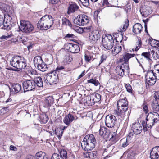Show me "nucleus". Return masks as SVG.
Instances as JSON below:
<instances>
[{
	"mask_svg": "<svg viewBox=\"0 0 159 159\" xmlns=\"http://www.w3.org/2000/svg\"><path fill=\"white\" fill-rule=\"evenodd\" d=\"M96 141L94 136L92 134L85 136L81 143L83 149L86 151L92 150L95 147Z\"/></svg>",
	"mask_w": 159,
	"mask_h": 159,
	"instance_id": "1",
	"label": "nucleus"
},
{
	"mask_svg": "<svg viewBox=\"0 0 159 159\" xmlns=\"http://www.w3.org/2000/svg\"><path fill=\"white\" fill-rule=\"evenodd\" d=\"M53 23L52 17L50 15H45L39 20L37 24V28L40 30H46L50 28Z\"/></svg>",
	"mask_w": 159,
	"mask_h": 159,
	"instance_id": "2",
	"label": "nucleus"
},
{
	"mask_svg": "<svg viewBox=\"0 0 159 159\" xmlns=\"http://www.w3.org/2000/svg\"><path fill=\"white\" fill-rule=\"evenodd\" d=\"M117 105V109L115 111H116L117 115L122 119V118H124L125 112L128 108V102L125 99H120L118 101Z\"/></svg>",
	"mask_w": 159,
	"mask_h": 159,
	"instance_id": "3",
	"label": "nucleus"
},
{
	"mask_svg": "<svg viewBox=\"0 0 159 159\" xmlns=\"http://www.w3.org/2000/svg\"><path fill=\"white\" fill-rule=\"evenodd\" d=\"M115 116L112 115H108L105 118V123L106 126L108 127L112 128L114 126L117 122H120L124 119L122 118L120 119V117L117 115L116 111H115Z\"/></svg>",
	"mask_w": 159,
	"mask_h": 159,
	"instance_id": "4",
	"label": "nucleus"
},
{
	"mask_svg": "<svg viewBox=\"0 0 159 159\" xmlns=\"http://www.w3.org/2000/svg\"><path fill=\"white\" fill-rule=\"evenodd\" d=\"M59 81L58 74L55 71H52L48 73L44 77V82L50 84H55Z\"/></svg>",
	"mask_w": 159,
	"mask_h": 159,
	"instance_id": "5",
	"label": "nucleus"
},
{
	"mask_svg": "<svg viewBox=\"0 0 159 159\" xmlns=\"http://www.w3.org/2000/svg\"><path fill=\"white\" fill-rule=\"evenodd\" d=\"M20 25V30L25 33H30L34 30V27L33 25L28 21L21 20Z\"/></svg>",
	"mask_w": 159,
	"mask_h": 159,
	"instance_id": "6",
	"label": "nucleus"
},
{
	"mask_svg": "<svg viewBox=\"0 0 159 159\" xmlns=\"http://www.w3.org/2000/svg\"><path fill=\"white\" fill-rule=\"evenodd\" d=\"M89 17L84 14L80 15L74 19L73 22L79 26H84L89 22Z\"/></svg>",
	"mask_w": 159,
	"mask_h": 159,
	"instance_id": "7",
	"label": "nucleus"
},
{
	"mask_svg": "<svg viewBox=\"0 0 159 159\" xmlns=\"http://www.w3.org/2000/svg\"><path fill=\"white\" fill-rule=\"evenodd\" d=\"M103 46L107 50H110L113 47L114 42L111 35L106 38H103L102 40Z\"/></svg>",
	"mask_w": 159,
	"mask_h": 159,
	"instance_id": "8",
	"label": "nucleus"
},
{
	"mask_svg": "<svg viewBox=\"0 0 159 159\" xmlns=\"http://www.w3.org/2000/svg\"><path fill=\"white\" fill-rule=\"evenodd\" d=\"M24 92L32 90L35 88L34 82L33 80H28L23 83Z\"/></svg>",
	"mask_w": 159,
	"mask_h": 159,
	"instance_id": "9",
	"label": "nucleus"
},
{
	"mask_svg": "<svg viewBox=\"0 0 159 159\" xmlns=\"http://www.w3.org/2000/svg\"><path fill=\"white\" fill-rule=\"evenodd\" d=\"M100 35L98 30H94L89 34V39L91 43L93 44L96 43L100 38Z\"/></svg>",
	"mask_w": 159,
	"mask_h": 159,
	"instance_id": "10",
	"label": "nucleus"
},
{
	"mask_svg": "<svg viewBox=\"0 0 159 159\" xmlns=\"http://www.w3.org/2000/svg\"><path fill=\"white\" fill-rule=\"evenodd\" d=\"M79 8L78 6L76 3L73 2H70L67 8V14L70 15L74 13L78 10Z\"/></svg>",
	"mask_w": 159,
	"mask_h": 159,
	"instance_id": "11",
	"label": "nucleus"
},
{
	"mask_svg": "<svg viewBox=\"0 0 159 159\" xmlns=\"http://www.w3.org/2000/svg\"><path fill=\"white\" fill-rule=\"evenodd\" d=\"M67 152L64 149H62L60 152V155L57 153L53 154L51 159H66Z\"/></svg>",
	"mask_w": 159,
	"mask_h": 159,
	"instance_id": "12",
	"label": "nucleus"
},
{
	"mask_svg": "<svg viewBox=\"0 0 159 159\" xmlns=\"http://www.w3.org/2000/svg\"><path fill=\"white\" fill-rule=\"evenodd\" d=\"M151 114H148L146 119V122L144 121L142 122V125L143 126H147L148 128H151L154 125V123H156L155 121L152 118V116Z\"/></svg>",
	"mask_w": 159,
	"mask_h": 159,
	"instance_id": "13",
	"label": "nucleus"
},
{
	"mask_svg": "<svg viewBox=\"0 0 159 159\" xmlns=\"http://www.w3.org/2000/svg\"><path fill=\"white\" fill-rule=\"evenodd\" d=\"M99 134L104 139H107L109 138L110 135L109 131L104 126L100 127L99 130Z\"/></svg>",
	"mask_w": 159,
	"mask_h": 159,
	"instance_id": "14",
	"label": "nucleus"
},
{
	"mask_svg": "<svg viewBox=\"0 0 159 159\" xmlns=\"http://www.w3.org/2000/svg\"><path fill=\"white\" fill-rule=\"evenodd\" d=\"M67 46L69 48L68 49L69 51L72 53H77L80 50L79 46L77 44L69 43Z\"/></svg>",
	"mask_w": 159,
	"mask_h": 159,
	"instance_id": "15",
	"label": "nucleus"
},
{
	"mask_svg": "<svg viewBox=\"0 0 159 159\" xmlns=\"http://www.w3.org/2000/svg\"><path fill=\"white\" fill-rule=\"evenodd\" d=\"M133 130L136 134H140L142 130V127L139 122L134 123L132 124Z\"/></svg>",
	"mask_w": 159,
	"mask_h": 159,
	"instance_id": "16",
	"label": "nucleus"
},
{
	"mask_svg": "<svg viewBox=\"0 0 159 159\" xmlns=\"http://www.w3.org/2000/svg\"><path fill=\"white\" fill-rule=\"evenodd\" d=\"M54 102L52 96L46 97L43 102V106L45 108H49L53 103Z\"/></svg>",
	"mask_w": 159,
	"mask_h": 159,
	"instance_id": "17",
	"label": "nucleus"
},
{
	"mask_svg": "<svg viewBox=\"0 0 159 159\" xmlns=\"http://www.w3.org/2000/svg\"><path fill=\"white\" fill-rule=\"evenodd\" d=\"M159 156V147L156 146L152 148L150 153V158L151 159H156Z\"/></svg>",
	"mask_w": 159,
	"mask_h": 159,
	"instance_id": "18",
	"label": "nucleus"
},
{
	"mask_svg": "<svg viewBox=\"0 0 159 159\" xmlns=\"http://www.w3.org/2000/svg\"><path fill=\"white\" fill-rule=\"evenodd\" d=\"M18 63L17 66L16 68L17 69H13V71H19V70L17 69H25L26 66L27 64L25 60L24 59V58L22 57H21L20 60Z\"/></svg>",
	"mask_w": 159,
	"mask_h": 159,
	"instance_id": "19",
	"label": "nucleus"
},
{
	"mask_svg": "<svg viewBox=\"0 0 159 159\" xmlns=\"http://www.w3.org/2000/svg\"><path fill=\"white\" fill-rule=\"evenodd\" d=\"M12 92L14 93L19 92L22 93L21 86L19 83H16L13 84L11 86Z\"/></svg>",
	"mask_w": 159,
	"mask_h": 159,
	"instance_id": "20",
	"label": "nucleus"
},
{
	"mask_svg": "<svg viewBox=\"0 0 159 159\" xmlns=\"http://www.w3.org/2000/svg\"><path fill=\"white\" fill-rule=\"evenodd\" d=\"M75 118L74 116L69 113L64 117L63 122L65 124L68 126L74 120Z\"/></svg>",
	"mask_w": 159,
	"mask_h": 159,
	"instance_id": "21",
	"label": "nucleus"
},
{
	"mask_svg": "<svg viewBox=\"0 0 159 159\" xmlns=\"http://www.w3.org/2000/svg\"><path fill=\"white\" fill-rule=\"evenodd\" d=\"M21 57L19 56L13 57L10 61V65L13 67L16 68L19 64Z\"/></svg>",
	"mask_w": 159,
	"mask_h": 159,
	"instance_id": "22",
	"label": "nucleus"
},
{
	"mask_svg": "<svg viewBox=\"0 0 159 159\" xmlns=\"http://www.w3.org/2000/svg\"><path fill=\"white\" fill-rule=\"evenodd\" d=\"M142 30V26L139 23H136L133 27V32L134 33L137 34L140 33Z\"/></svg>",
	"mask_w": 159,
	"mask_h": 159,
	"instance_id": "23",
	"label": "nucleus"
},
{
	"mask_svg": "<svg viewBox=\"0 0 159 159\" xmlns=\"http://www.w3.org/2000/svg\"><path fill=\"white\" fill-rule=\"evenodd\" d=\"M34 82V85L35 87L36 84L37 86L39 87H42L43 86V81L41 77H35L33 80Z\"/></svg>",
	"mask_w": 159,
	"mask_h": 159,
	"instance_id": "24",
	"label": "nucleus"
},
{
	"mask_svg": "<svg viewBox=\"0 0 159 159\" xmlns=\"http://www.w3.org/2000/svg\"><path fill=\"white\" fill-rule=\"evenodd\" d=\"M33 61L34 65L36 67L43 62L42 57L40 56H35L34 58Z\"/></svg>",
	"mask_w": 159,
	"mask_h": 159,
	"instance_id": "25",
	"label": "nucleus"
},
{
	"mask_svg": "<svg viewBox=\"0 0 159 159\" xmlns=\"http://www.w3.org/2000/svg\"><path fill=\"white\" fill-rule=\"evenodd\" d=\"M37 67L39 70L43 72L46 71L48 69L47 65L43 61Z\"/></svg>",
	"mask_w": 159,
	"mask_h": 159,
	"instance_id": "26",
	"label": "nucleus"
},
{
	"mask_svg": "<svg viewBox=\"0 0 159 159\" xmlns=\"http://www.w3.org/2000/svg\"><path fill=\"white\" fill-rule=\"evenodd\" d=\"M135 56L134 54L125 53L123 55V59L125 62H128L129 59Z\"/></svg>",
	"mask_w": 159,
	"mask_h": 159,
	"instance_id": "27",
	"label": "nucleus"
},
{
	"mask_svg": "<svg viewBox=\"0 0 159 159\" xmlns=\"http://www.w3.org/2000/svg\"><path fill=\"white\" fill-rule=\"evenodd\" d=\"M10 7L5 3L0 4V9L3 12H7L9 11Z\"/></svg>",
	"mask_w": 159,
	"mask_h": 159,
	"instance_id": "28",
	"label": "nucleus"
},
{
	"mask_svg": "<svg viewBox=\"0 0 159 159\" xmlns=\"http://www.w3.org/2000/svg\"><path fill=\"white\" fill-rule=\"evenodd\" d=\"M116 71L117 74L123 77L125 74V71L124 69L121 67V66H119L116 67Z\"/></svg>",
	"mask_w": 159,
	"mask_h": 159,
	"instance_id": "29",
	"label": "nucleus"
},
{
	"mask_svg": "<svg viewBox=\"0 0 159 159\" xmlns=\"http://www.w3.org/2000/svg\"><path fill=\"white\" fill-rule=\"evenodd\" d=\"M39 120L41 123L45 124L48 121V118L46 114H43L39 116Z\"/></svg>",
	"mask_w": 159,
	"mask_h": 159,
	"instance_id": "30",
	"label": "nucleus"
},
{
	"mask_svg": "<svg viewBox=\"0 0 159 159\" xmlns=\"http://www.w3.org/2000/svg\"><path fill=\"white\" fill-rule=\"evenodd\" d=\"M67 127V126H62L61 127L59 132L58 131V130H57L56 132H55L57 136H58L59 139L61 138L62 136L64 130L66 129Z\"/></svg>",
	"mask_w": 159,
	"mask_h": 159,
	"instance_id": "31",
	"label": "nucleus"
},
{
	"mask_svg": "<svg viewBox=\"0 0 159 159\" xmlns=\"http://www.w3.org/2000/svg\"><path fill=\"white\" fill-rule=\"evenodd\" d=\"M157 112H150L148 114H151L152 116V118L154 121L157 123L159 120V115Z\"/></svg>",
	"mask_w": 159,
	"mask_h": 159,
	"instance_id": "32",
	"label": "nucleus"
},
{
	"mask_svg": "<svg viewBox=\"0 0 159 159\" xmlns=\"http://www.w3.org/2000/svg\"><path fill=\"white\" fill-rule=\"evenodd\" d=\"M92 98H93L94 103L99 102L101 99V96L100 94L97 93L92 95Z\"/></svg>",
	"mask_w": 159,
	"mask_h": 159,
	"instance_id": "33",
	"label": "nucleus"
},
{
	"mask_svg": "<svg viewBox=\"0 0 159 159\" xmlns=\"http://www.w3.org/2000/svg\"><path fill=\"white\" fill-rule=\"evenodd\" d=\"M121 67L124 69V71L125 70L126 72L128 74L129 73V68L128 64V62H125L120 65Z\"/></svg>",
	"mask_w": 159,
	"mask_h": 159,
	"instance_id": "34",
	"label": "nucleus"
},
{
	"mask_svg": "<svg viewBox=\"0 0 159 159\" xmlns=\"http://www.w3.org/2000/svg\"><path fill=\"white\" fill-rule=\"evenodd\" d=\"M151 81L150 82V80H148L147 79H146V84L148 85H153L156 83V79L153 77H150V78H148Z\"/></svg>",
	"mask_w": 159,
	"mask_h": 159,
	"instance_id": "35",
	"label": "nucleus"
},
{
	"mask_svg": "<svg viewBox=\"0 0 159 159\" xmlns=\"http://www.w3.org/2000/svg\"><path fill=\"white\" fill-rule=\"evenodd\" d=\"M3 25L1 27V28L4 29H6L7 30H9L11 28L12 26H14V24H11L7 22H6L5 23L3 22Z\"/></svg>",
	"mask_w": 159,
	"mask_h": 159,
	"instance_id": "36",
	"label": "nucleus"
},
{
	"mask_svg": "<svg viewBox=\"0 0 159 159\" xmlns=\"http://www.w3.org/2000/svg\"><path fill=\"white\" fill-rule=\"evenodd\" d=\"M92 29V26H89L87 27H84L83 29L80 28L78 30L79 33H82L83 32H89Z\"/></svg>",
	"mask_w": 159,
	"mask_h": 159,
	"instance_id": "37",
	"label": "nucleus"
},
{
	"mask_svg": "<svg viewBox=\"0 0 159 159\" xmlns=\"http://www.w3.org/2000/svg\"><path fill=\"white\" fill-rule=\"evenodd\" d=\"M121 47L118 44H116L114 47V50H112V52H114V54H117L119 53L121 50Z\"/></svg>",
	"mask_w": 159,
	"mask_h": 159,
	"instance_id": "38",
	"label": "nucleus"
},
{
	"mask_svg": "<svg viewBox=\"0 0 159 159\" xmlns=\"http://www.w3.org/2000/svg\"><path fill=\"white\" fill-rule=\"evenodd\" d=\"M86 104L89 106H92L94 104V102L93 98H92V95L88 97L86 99Z\"/></svg>",
	"mask_w": 159,
	"mask_h": 159,
	"instance_id": "39",
	"label": "nucleus"
},
{
	"mask_svg": "<svg viewBox=\"0 0 159 159\" xmlns=\"http://www.w3.org/2000/svg\"><path fill=\"white\" fill-rule=\"evenodd\" d=\"M151 52V55L154 59L156 60L159 58V50L155 52L153 50H152Z\"/></svg>",
	"mask_w": 159,
	"mask_h": 159,
	"instance_id": "40",
	"label": "nucleus"
},
{
	"mask_svg": "<svg viewBox=\"0 0 159 159\" xmlns=\"http://www.w3.org/2000/svg\"><path fill=\"white\" fill-rule=\"evenodd\" d=\"M152 105L154 111L157 112H159V105L157 102L153 103Z\"/></svg>",
	"mask_w": 159,
	"mask_h": 159,
	"instance_id": "41",
	"label": "nucleus"
},
{
	"mask_svg": "<svg viewBox=\"0 0 159 159\" xmlns=\"http://www.w3.org/2000/svg\"><path fill=\"white\" fill-rule=\"evenodd\" d=\"M121 141L123 142L122 144V146L124 148L126 147L131 142L130 140H129V139L128 140V139L127 138H126V139H122L121 140Z\"/></svg>",
	"mask_w": 159,
	"mask_h": 159,
	"instance_id": "42",
	"label": "nucleus"
},
{
	"mask_svg": "<svg viewBox=\"0 0 159 159\" xmlns=\"http://www.w3.org/2000/svg\"><path fill=\"white\" fill-rule=\"evenodd\" d=\"M141 56H144L148 60H150L151 54V52H144L141 54Z\"/></svg>",
	"mask_w": 159,
	"mask_h": 159,
	"instance_id": "43",
	"label": "nucleus"
},
{
	"mask_svg": "<svg viewBox=\"0 0 159 159\" xmlns=\"http://www.w3.org/2000/svg\"><path fill=\"white\" fill-rule=\"evenodd\" d=\"M127 13L130 12L131 10V7L129 3H127L126 5L123 7Z\"/></svg>",
	"mask_w": 159,
	"mask_h": 159,
	"instance_id": "44",
	"label": "nucleus"
},
{
	"mask_svg": "<svg viewBox=\"0 0 159 159\" xmlns=\"http://www.w3.org/2000/svg\"><path fill=\"white\" fill-rule=\"evenodd\" d=\"M87 81L88 83H92L94 84L96 86H97L99 84V83L98 80H96L93 79H91L88 80Z\"/></svg>",
	"mask_w": 159,
	"mask_h": 159,
	"instance_id": "45",
	"label": "nucleus"
},
{
	"mask_svg": "<svg viewBox=\"0 0 159 159\" xmlns=\"http://www.w3.org/2000/svg\"><path fill=\"white\" fill-rule=\"evenodd\" d=\"M44 156V153L42 152H39L36 154V157L37 159H43Z\"/></svg>",
	"mask_w": 159,
	"mask_h": 159,
	"instance_id": "46",
	"label": "nucleus"
},
{
	"mask_svg": "<svg viewBox=\"0 0 159 159\" xmlns=\"http://www.w3.org/2000/svg\"><path fill=\"white\" fill-rule=\"evenodd\" d=\"M89 155L90 158H95L97 156V153L96 151L90 152L89 153Z\"/></svg>",
	"mask_w": 159,
	"mask_h": 159,
	"instance_id": "47",
	"label": "nucleus"
},
{
	"mask_svg": "<svg viewBox=\"0 0 159 159\" xmlns=\"http://www.w3.org/2000/svg\"><path fill=\"white\" fill-rule=\"evenodd\" d=\"M83 6L87 7L89 6V0H79Z\"/></svg>",
	"mask_w": 159,
	"mask_h": 159,
	"instance_id": "48",
	"label": "nucleus"
},
{
	"mask_svg": "<svg viewBox=\"0 0 159 159\" xmlns=\"http://www.w3.org/2000/svg\"><path fill=\"white\" fill-rule=\"evenodd\" d=\"M140 11L141 14L143 16L147 17L149 14V12L146 9H143L142 11H141V10Z\"/></svg>",
	"mask_w": 159,
	"mask_h": 159,
	"instance_id": "49",
	"label": "nucleus"
},
{
	"mask_svg": "<svg viewBox=\"0 0 159 159\" xmlns=\"http://www.w3.org/2000/svg\"><path fill=\"white\" fill-rule=\"evenodd\" d=\"M13 35L10 34L7 35H2L0 37V39L2 40H7L9 38H11Z\"/></svg>",
	"mask_w": 159,
	"mask_h": 159,
	"instance_id": "50",
	"label": "nucleus"
},
{
	"mask_svg": "<svg viewBox=\"0 0 159 159\" xmlns=\"http://www.w3.org/2000/svg\"><path fill=\"white\" fill-rule=\"evenodd\" d=\"M129 25V21L128 20H127L125 22V24L124 25L122 29H121L120 30L121 31H125L126 30V29L127 28Z\"/></svg>",
	"mask_w": 159,
	"mask_h": 159,
	"instance_id": "51",
	"label": "nucleus"
},
{
	"mask_svg": "<svg viewBox=\"0 0 159 159\" xmlns=\"http://www.w3.org/2000/svg\"><path fill=\"white\" fill-rule=\"evenodd\" d=\"M125 87L127 92H128L129 93H132V87L129 84H126Z\"/></svg>",
	"mask_w": 159,
	"mask_h": 159,
	"instance_id": "52",
	"label": "nucleus"
},
{
	"mask_svg": "<svg viewBox=\"0 0 159 159\" xmlns=\"http://www.w3.org/2000/svg\"><path fill=\"white\" fill-rule=\"evenodd\" d=\"M153 74V70H149L147 72V74L146 75V77L147 79L148 78H150V77H152Z\"/></svg>",
	"mask_w": 159,
	"mask_h": 159,
	"instance_id": "53",
	"label": "nucleus"
},
{
	"mask_svg": "<svg viewBox=\"0 0 159 159\" xmlns=\"http://www.w3.org/2000/svg\"><path fill=\"white\" fill-rule=\"evenodd\" d=\"M107 57L106 55L103 54L101 56V60L100 61V63L99 64V65L102 62H103L104 61H105Z\"/></svg>",
	"mask_w": 159,
	"mask_h": 159,
	"instance_id": "54",
	"label": "nucleus"
},
{
	"mask_svg": "<svg viewBox=\"0 0 159 159\" xmlns=\"http://www.w3.org/2000/svg\"><path fill=\"white\" fill-rule=\"evenodd\" d=\"M142 45L141 41L140 39L138 40V43L136 47V48L135 49V51H137L140 48Z\"/></svg>",
	"mask_w": 159,
	"mask_h": 159,
	"instance_id": "55",
	"label": "nucleus"
},
{
	"mask_svg": "<svg viewBox=\"0 0 159 159\" xmlns=\"http://www.w3.org/2000/svg\"><path fill=\"white\" fill-rule=\"evenodd\" d=\"M64 69V67L63 66H57L55 70L54 71H55L56 73H59L61 70H62Z\"/></svg>",
	"mask_w": 159,
	"mask_h": 159,
	"instance_id": "56",
	"label": "nucleus"
},
{
	"mask_svg": "<svg viewBox=\"0 0 159 159\" xmlns=\"http://www.w3.org/2000/svg\"><path fill=\"white\" fill-rule=\"evenodd\" d=\"M134 133L133 131V132H130L129 133V135L127 136L126 138L128 139V140L129 139L131 141V139L134 135Z\"/></svg>",
	"mask_w": 159,
	"mask_h": 159,
	"instance_id": "57",
	"label": "nucleus"
},
{
	"mask_svg": "<svg viewBox=\"0 0 159 159\" xmlns=\"http://www.w3.org/2000/svg\"><path fill=\"white\" fill-rule=\"evenodd\" d=\"M62 25H67V22H68V20L64 17L62 18Z\"/></svg>",
	"mask_w": 159,
	"mask_h": 159,
	"instance_id": "58",
	"label": "nucleus"
},
{
	"mask_svg": "<svg viewBox=\"0 0 159 159\" xmlns=\"http://www.w3.org/2000/svg\"><path fill=\"white\" fill-rule=\"evenodd\" d=\"M65 37L67 38H71L72 39H74L75 37V36L73 34H68L66 35Z\"/></svg>",
	"mask_w": 159,
	"mask_h": 159,
	"instance_id": "59",
	"label": "nucleus"
},
{
	"mask_svg": "<svg viewBox=\"0 0 159 159\" xmlns=\"http://www.w3.org/2000/svg\"><path fill=\"white\" fill-rule=\"evenodd\" d=\"M85 59L86 61L89 62L90 61L91 59V56L90 55H88L86 54H85Z\"/></svg>",
	"mask_w": 159,
	"mask_h": 159,
	"instance_id": "60",
	"label": "nucleus"
},
{
	"mask_svg": "<svg viewBox=\"0 0 159 159\" xmlns=\"http://www.w3.org/2000/svg\"><path fill=\"white\" fill-rule=\"evenodd\" d=\"M154 70L155 71V72L157 73L159 72V64H156L154 66Z\"/></svg>",
	"mask_w": 159,
	"mask_h": 159,
	"instance_id": "61",
	"label": "nucleus"
},
{
	"mask_svg": "<svg viewBox=\"0 0 159 159\" xmlns=\"http://www.w3.org/2000/svg\"><path fill=\"white\" fill-rule=\"evenodd\" d=\"M150 41H153V42L157 46L159 47V41L157 40H153V39L151 38V39H149Z\"/></svg>",
	"mask_w": 159,
	"mask_h": 159,
	"instance_id": "62",
	"label": "nucleus"
},
{
	"mask_svg": "<svg viewBox=\"0 0 159 159\" xmlns=\"http://www.w3.org/2000/svg\"><path fill=\"white\" fill-rule=\"evenodd\" d=\"M143 111L145 112L146 114L148 113V110L147 106L146 105H144L143 107Z\"/></svg>",
	"mask_w": 159,
	"mask_h": 159,
	"instance_id": "63",
	"label": "nucleus"
},
{
	"mask_svg": "<svg viewBox=\"0 0 159 159\" xmlns=\"http://www.w3.org/2000/svg\"><path fill=\"white\" fill-rule=\"evenodd\" d=\"M154 98L156 99H159V91L156 92L154 93Z\"/></svg>",
	"mask_w": 159,
	"mask_h": 159,
	"instance_id": "64",
	"label": "nucleus"
}]
</instances>
